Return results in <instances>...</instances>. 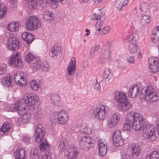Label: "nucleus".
I'll list each match as a JSON object with an SVG mask.
<instances>
[{"label":"nucleus","instance_id":"obj_1","mask_svg":"<svg viewBox=\"0 0 159 159\" xmlns=\"http://www.w3.org/2000/svg\"><path fill=\"white\" fill-rule=\"evenodd\" d=\"M144 121V117L136 113L130 112L127 115L123 129L127 133L130 132L132 127L135 130L139 131Z\"/></svg>","mask_w":159,"mask_h":159},{"label":"nucleus","instance_id":"obj_2","mask_svg":"<svg viewBox=\"0 0 159 159\" xmlns=\"http://www.w3.org/2000/svg\"><path fill=\"white\" fill-rule=\"evenodd\" d=\"M34 133L35 141L36 143H40L39 147L42 151H48L50 147V145L44 138L45 132L44 128L40 124H38L35 127Z\"/></svg>","mask_w":159,"mask_h":159},{"label":"nucleus","instance_id":"obj_3","mask_svg":"<svg viewBox=\"0 0 159 159\" xmlns=\"http://www.w3.org/2000/svg\"><path fill=\"white\" fill-rule=\"evenodd\" d=\"M141 94L143 96L142 97L150 102H156L158 99L155 89L151 85L143 87L141 89Z\"/></svg>","mask_w":159,"mask_h":159},{"label":"nucleus","instance_id":"obj_4","mask_svg":"<svg viewBox=\"0 0 159 159\" xmlns=\"http://www.w3.org/2000/svg\"><path fill=\"white\" fill-rule=\"evenodd\" d=\"M39 99V96L33 93H26L23 96V101L27 105V108L30 110L34 108L35 106L38 103Z\"/></svg>","mask_w":159,"mask_h":159},{"label":"nucleus","instance_id":"obj_5","mask_svg":"<svg viewBox=\"0 0 159 159\" xmlns=\"http://www.w3.org/2000/svg\"><path fill=\"white\" fill-rule=\"evenodd\" d=\"M145 118H144V121L142 125L141 128L139 131L142 130L143 133L147 136L148 140L150 141H153L156 139L155 135V126L154 125L149 124H145Z\"/></svg>","mask_w":159,"mask_h":159},{"label":"nucleus","instance_id":"obj_6","mask_svg":"<svg viewBox=\"0 0 159 159\" xmlns=\"http://www.w3.org/2000/svg\"><path fill=\"white\" fill-rule=\"evenodd\" d=\"M108 109L107 106L103 104L97 105L93 112L95 118L100 120H103L106 117Z\"/></svg>","mask_w":159,"mask_h":159},{"label":"nucleus","instance_id":"obj_7","mask_svg":"<svg viewBox=\"0 0 159 159\" xmlns=\"http://www.w3.org/2000/svg\"><path fill=\"white\" fill-rule=\"evenodd\" d=\"M40 25L38 17L35 16H31L29 17L27 20L26 28L28 30L34 31Z\"/></svg>","mask_w":159,"mask_h":159},{"label":"nucleus","instance_id":"obj_8","mask_svg":"<svg viewBox=\"0 0 159 159\" xmlns=\"http://www.w3.org/2000/svg\"><path fill=\"white\" fill-rule=\"evenodd\" d=\"M94 141L88 135L81 138L79 142V145L81 148L86 149L92 146L93 144Z\"/></svg>","mask_w":159,"mask_h":159},{"label":"nucleus","instance_id":"obj_9","mask_svg":"<svg viewBox=\"0 0 159 159\" xmlns=\"http://www.w3.org/2000/svg\"><path fill=\"white\" fill-rule=\"evenodd\" d=\"M149 61L150 66L149 71L153 73H155L159 71V60L157 58L151 57L149 58Z\"/></svg>","mask_w":159,"mask_h":159},{"label":"nucleus","instance_id":"obj_10","mask_svg":"<svg viewBox=\"0 0 159 159\" xmlns=\"http://www.w3.org/2000/svg\"><path fill=\"white\" fill-rule=\"evenodd\" d=\"M112 140L113 143L115 146H121L124 143V140L122 139L120 131L116 130L113 134Z\"/></svg>","mask_w":159,"mask_h":159},{"label":"nucleus","instance_id":"obj_11","mask_svg":"<svg viewBox=\"0 0 159 159\" xmlns=\"http://www.w3.org/2000/svg\"><path fill=\"white\" fill-rule=\"evenodd\" d=\"M55 115L57 116V120L59 124H65L68 119V115L64 110H61L58 112L55 113Z\"/></svg>","mask_w":159,"mask_h":159},{"label":"nucleus","instance_id":"obj_12","mask_svg":"<svg viewBox=\"0 0 159 159\" xmlns=\"http://www.w3.org/2000/svg\"><path fill=\"white\" fill-rule=\"evenodd\" d=\"M19 43L18 38L15 36L11 37L8 40L7 47L10 50L15 51L19 48Z\"/></svg>","mask_w":159,"mask_h":159},{"label":"nucleus","instance_id":"obj_13","mask_svg":"<svg viewBox=\"0 0 159 159\" xmlns=\"http://www.w3.org/2000/svg\"><path fill=\"white\" fill-rule=\"evenodd\" d=\"M9 61L11 65H13L16 66H21L22 64V60L19 52L12 54L9 59Z\"/></svg>","mask_w":159,"mask_h":159},{"label":"nucleus","instance_id":"obj_14","mask_svg":"<svg viewBox=\"0 0 159 159\" xmlns=\"http://www.w3.org/2000/svg\"><path fill=\"white\" fill-rule=\"evenodd\" d=\"M26 74L22 72L17 73L14 76L16 83L19 86H22L26 84Z\"/></svg>","mask_w":159,"mask_h":159},{"label":"nucleus","instance_id":"obj_15","mask_svg":"<svg viewBox=\"0 0 159 159\" xmlns=\"http://www.w3.org/2000/svg\"><path fill=\"white\" fill-rule=\"evenodd\" d=\"M61 47L56 46H53L49 52L50 56L55 59L60 58L62 53V50Z\"/></svg>","mask_w":159,"mask_h":159},{"label":"nucleus","instance_id":"obj_16","mask_svg":"<svg viewBox=\"0 0 159 159\" xmlns=\"http://www.w3.org/2000/svg\"><path fill=\"white\" fill-rule=\"evenodd\" d=\"M10 108L12 111H17L20 115L23 114V112L25 111V107L22 101H19L16 103L11 106Z\"/></svg>","mask_w":159,"mask_h":159},{"label":"nucleus","instance_id":"obj_17","mask_svg":"<svg viewBox=\"0 0 159 159\" xmlns=\"http://www.w3.org/2000/svg\"><path fill=\"white\" fill-rule=\"evenodd\" d=\"M91 19L93 21L97 20L95 26L96 28H97L98 27H101L102 25L103 22L105 19V16L104 14L102 13L99 15L94 13L91 16Z\"/></svg>","mask_w":159,"mask_h":159},{"label":"nucleus","instance_id":"obj_18","mask_svg":"<svg viewBox=\"0 0 159 159\" xmlns=\"http://www.w3.org/2000/svg\"><path fill=\"white\" fill-rule=\"evenodd\" d=\"M114 97L116 101L120 104H123L127 101L126 94L122 91H117L115 92Z\"/></svg>","mask_w":159,"mask_h":159},{"label":"nucleus","instance_id":"obj_19","mask_svg":"<svg viewBox=\"0 0 159 159\" xmlns=\"http://www.w3.org/2000/svg\"><path fill=\"white\" fill-rule=\"evenodd\" d=\"M120 118L116 114H114L107 120V125L109 128L114 127L119 122Z\"/></svg>","mask_w":159,"mask_h":159},{"label":"nucleus","instance_id":"obj_20","mask_svg":"<svg viewBox=\"0 0 159 159\" xmlns=\"http://www.w3.org/2000/svg\"><path fill=\"white\" fill-rule=\"evenodd\" d=\"M130 148L133 158H136L140 153L141 148L138 144L133 143L131 146Z\"/></svg>","mask_w":159,"mask_h":159},{"label":"nucleus","instance_id":"obj_21","mask_svg":"<svg viewBox=\"0 0 159 159\" xmlns=\"http://www.w3.org/2000/svg\"><path fill=\"white\" fill-rule=\"evenodd\" d=\"M76 62L75 58L72 57L67 69V74L69 75H72L75 73V68L76 66Z\"/></svg>","mask_w":159,"mask_h":159},{"label":"nucleus","instance_id":"obj_22","mask_svg":"<svg viewBox=\"0 0 159 159\" xmlns=\"http://www.w3.org/2000/svg\"><path fill=\"white\" fill-rule=\"evenodd\" d=\"M11 125L8 122H5L0 129V134H7L11 131Z\"/></svg>","mask_w":159,"mask_h":159},{"label":"nucleus","instance_id":"obj_23","mask_svg":"<svg viewBox=\"0 0 159 159\" xmlns=\"http://www.w3.org/2000/svg\"><path fill=\"white\" fill-rule=\"evenodd\" d=\"M99 153L100 156L105 155L107 152V146L106 144L99 140L98 141Z\"/></svg>","mask_w":159,"mask_h":159},{"label":"nucleus","instance_id":"obj_24","mask_svg":"<svg viewBox=\"0 0 159 159\" xmlns=\"http://www.w3.org/2000/svg\"><path fill=\"white\" fill-rule=\"evenodd\" d=\"M139 87L136 85L131 86L128 93V96L131 98L135 97L139 93Z\"/></svg>","mask_w":159,"mask_h":159},{"label":"nucleus","instance_id":"obj_25","mask_svg":"<svg viewBox=\"0 0 159 159\" xmlns=\"http://www.w3.org/2000/svg\"><path fill=\"white\" fill-rule=\"evenodd\" d=\"M14 154L16 159H26L25 151L24 148L18 149Z\"/></svg>","mask_w":159,"mask_h":159},{"label":"nucleus","instance_id":"obj_26","mask_svg":"<svg viewBox=\"0 0 159 159\" xmlns=\"http://www.w3.org/2000/svg\"><path fill=\"white\" fill-rule=\"evenodd\" d=\"M139 22L143 25H146L151 22V18L149 15L142 14L140 15Z\"/></svg>","mask_w":159,"mask_h":159},{"label":"nucleus","instance_id":"obj_27","mask_svg":"<svg viewBox=\"0 0 159 159\" xmlns=\"http://www.w3.org/2000/svg\"><path fill=\"white\" fill-rule=\"evenodd\" d=\"M151 37L152 41L153 43H156L159 40V26L156 27L154 29Z\"/></svg>","mask_w":159,"mask_h":159},{"label":"nucleus","instance_id":"obj_28","mask_svg":"<svg viewBox=\"0 0 159 159\" xmlns=\"http://www.w3.org/2000/svg\"><path fill=\"white\" fill-rule=\"evenodd\" d=\"M19 24L17 22H12L8 24L7 27V29L11 32H16L19 30Z\"/></svg>","mask_w":159,"mask_h":159},{"label":"nucleus","instance_id":"obj_29","mask_svg":"<svg viewBox=\"0 0 159 159\" xmlns=\"http://www.w3.org/2000/svg\"><path fill=\"white\" fill-rule=\"evenodd\" d=\"M22 39L26 41L27 43H31L34 39V36L31 34L27 32H24L22 35Z\"/></svg>","mask_w":159,"mask_h":159},{"label":"nucleus","instance_id":"obj_30","mask_svg":"<svg viewBox=\"0 0 159 159\" xmlns=\"http://www.w3.org/2000/svg\"><path fill=\"white\" fill-rule=\"evenodd\" d=\"M2 84L7 88L11 86L12 84V81L9 74H7L6 76L3 79L2 82Z\"/></svg>","mask_w":159,"mask_h":159},{"label":"nucleus","instance_id":"obj_31","mask_svg":"<svg viewBox=\"0 0 159 159\" xmlns=\"http://www.w3.org/2000/svg\"><path fill=\"white\" fill-rule=\"evenodd\" d=\"M25 111L23 112L22 115V122L24 123H28L30 121L31 118V115L30 113L28 112H25Z\"/></svg>","mask_w":159,"mask_h":159},{"label":"nucleus","instance_id":"obj_32","mask_svg":"<svg viewBox=\"0 0 159 159\" xmlns=\"http://www.w3.org/2000/svg\"><path fill=\"white\" fill-rule=\"evenodd\" d=\"M52 103L55 106L57 107L60 103V98L57 95L53 94L51 96Z\"/></svg>","mask_w":159,"mask_h":159},{"label":"nucleus","instance_id":"obj_33","mask_svg":"<svg viewBox=\"0 0 159 159\" xmlns=\"http://www.w3.org/2000/svg\"><path fill=\"white\" fill-rule=\"evenodd\" d=\"M146 159H159V151H152L146 156Z\"/></svg>","mask_w":159,"mask_h":159},{"label":"nucleus","instance_id":"obj_34","mask_svg":"<svg viewBox=\"0 0 159 159\" xmlns=\"http://www.w3.org/2000/svg\"><path fill=\"white\" fill-rule=\"evenodd\" d=\"M39 157L36 149H31L30 152V159H39Z\"/></svg>","mask_w":159,"mask_h":159},{"label":"nucleus","instance_id":"obj_35","mask_svg":"<svg viewBox=\"0 0 159 159\" xmlns=\"http://www.w3.org/2000/svg\"><path fill=\"white\" fill-rule=\"evenodd\" d=\"M7 10L6 6L0 2V18H2L5 14Z\"/></svg>","mask_w":159,"mask_h":159},{"label":"nucleus","instance_id":"obj_36","mask_svg":"<svg viewBox=\"0 0 159 159\" xmlns=\"http://www.w3.org/2000/svg\"><path fill=\"white\" fill-rule=\"evenodd\" d=\"M149 6L146 2H143L140 4V8L141 11L143 13H146L149 11Z\"/></svg>","mask_w":159,"mask_h":159},{"label":"nucleus","instance_id":"obj_37","mask_svg":"<svg viewBox=\"0 0 159 159\" xmlns=\"http://www.w3.org/2000/svg\"><path fill=\"white\" fill-rule=\"evenodd\" d=\"M52 4L51 7L52 8H56L58 6V2L62 4H65L66 2V0H50Z\"/></svg>","mask_w":159,"mask_h":159},{"label":"nucleus","instance_id":"obj_38","mask_svg":"<svg viewBox=\"0 0 159 159\" xmlns=\"http://www.w3.org/2000/svg\"><path fill=\"white\" fill-rule=\"evenodd\" d=\"M122 104L121 106V110L122 111H127L131 107V103L129 102H128V100L126 102L123 103Z\"/></svg>","mask_w":159,"mask_h":159},{"label":"nucleus","instance_id":"obj_39","mask_svg":"<svg viewBox=\"0 0 159 159\" xmlns=\"http://www.w3.org/2000/svg\"><path fill=\"white\" fill-rule=\"evenodd\" d=\"M136 36V34L134 33H131L128 34L127 37L125 39V41L128 43H130L134 40Z\"/></svg>","mask_w":159,"mask_h":159},{"label":"nucleus","instance_id":"obj_40","mask_svg":"<svg viewBox=\"0 0 159 159\" xmlns=\"http://www.w3.org/2000/svg\"><path fill=\"white\" fill-rule=\"evenodd\" d=\"M128 49L129 52L131 54L136 52L137 51L136 44L131 43L129 45Z\"/></svg>","mask_w":159,"mask_h":159},{"label":"nucleus","instance_id":"obj_41","mask_svg":"<svg viewBox=\"0 0 159 159\" xmlns=\"http://www.w3.org/2000/svg\"><path fill=\"white\" fill-rule=\"evenodd\" d=\"M35 58L34 55L30 52L25 56V61L27 63H29L32 61Z\"/></svg>","mask_w":159,"mask_h":159},{"label":"nucleus","instance_id":"obj_42","mask_svg":"<svg viewBox=\"0 0 159 159\" xmlns=\"http://www.w3.org/2000/svg\"><path fill=\"white\" fill-rule=\"evenodd\" d=\"M79 131L81 133H84L87 134H89L91 132V129L87 126L83 127L82 126L80 128Z\"/></svg>","mask_w":159,"mask_h":159},{"label":"nucleus","instance_id":"obj_43","mask_svg":"<svg viewBox=\"0 0 159 159\" xmlns=\"http://www.w3.org/2000/svg\"><path fill=\"white\" fill-rule=\"evenodd\" d=\"M28 7L30 9H34L37 6L36 0H27Z\"/></svg>","mask_w":159,"mask_h":159},{"label":"nucleus","instance_id":"obj_44","mask_svg":"<svg viewBox=\"0 0 159 159\" xmlns=\"http://www.w3.org/2000/svg\"><path fill=\"white\" fill-rule=\"evenodd\" d=\"M41 69L44 71L45 72H47L49 71L50 69V66L48 63L45 61L44 62L42 65H41Z\"/></svg>","mask_w":159,"mask_h":159},{"label":"nucleus","instance_id":"obj_45","mask_svg":"<svg viewBox=\"0 0 159 159\" xmlns=\"http://www.w3.org/2000/svg\"><path fill=\"white\" fill-rule=\"evenodd\" d=\"M30 85L31 89L34 90H36L39 87V85L36 82L35 80H32L30 82Z\"/></svg>","mask_w":159,"mask_h":159},{"label":"nucleus","instance_id":"obj_46","mask_svg":"<svg viewBox=\"0 0 159 159\" xmlns=\"http://www.w3.org/2000/svg\"><path fill=\"white\" fill-rule=\"evenodd\" d=\"M41 62L40 60H38L35 63H33L32 65V69L34 70H37L41 67Z\"/></svg>","mask_w":159,"mask_h":159},{"label":"nucleus","instance_id":"obj_47","mask_svg":"<svg viewBox=\"0 0 159 159\" xmlns=\"http://www.w3.org/2000/svg\"><path fill=\"white\" fill-rule=\"evenodd\" d=\"M43 17L44 19L48 20V17H51L52 16L53 14L50 12L48 10H46L43 12Z\"/></svg>","mask_w":159,"mask_h":159},{"label":"nucleus","instance_id":"obj_48","mask_svg":"<svg viewBox=\"0 0 159 159\" xmlns=\"http://www.w3.org/2000/svg\"><path fill=\"white\" fill-rule=\"evenodd\" d=\"M65 140H62L60 141V144L58 147V148L61 152H62L63 151H64L66 148L65 145Z\"/></svg>","mask_w":159,"mask_h":159},{"label":"nucleus","instance_id":"obj_49","mask_svg":"<svg viewBox=\"0 0 159 159\" xmlns=\"http://www.w3.org/2000/svg\"><path fill=\"white\" fill-rule=\"evenodd\" d=\"M101 54L103 55H104V57H103L104 58H105L106 57L109 56L110 54L108 48H105V47L102 48V50L101 51Z\"/></svg>","mask_w":159,"mask_h":159},{"label":"nucleus","instance_id":"obj_50","mask_svg":"<svg viewBox=\"0 0 159 159\" xmlns=\"http://www.w3.org/2000/svg\"><path fill=\"white\" fill-rule=\"evenodd\" d=\"M22 141L26 144H28L31 142V139L29 135H23L22 138Z\"/></svg>","mask_w":159,"mask_h":159},{"label":"nucleus","instance_id":"obj_51","mask_svg":"<svg viewBox=\"0 0 159 159\" xmlns=\"http://www.w3.org/2000/svg\"><path fill=\"white\" fill-rule=\"evenodd\" d=\"M111 70L109 68L106 69L104 71V77L105 79L110 80Z\"/></svg>","mask_w":159,"mask_h":159},{"label":"nucleus","instance_id":"obj_52","mask_svg":"<svg viewBox=\"0 0 159 159\" xmlns=\"http://www.w3.org/2000/svg\"><path fill=\"white\" fill-rule=\"evenodd\" d=\"M42 112L40 110L37 109L35 110L34 115V117H36L37 119H39L41 117Z\"/></svg>","mask_w":159,"mask_h":159},{"label":"nucleus","instance_id":"obj_53","mask_svg":"<svg viewBox=\"0 0 159 159\" xmlns=\"http://www.w3.org/2000/svg\"><path fill=\"white\" fill-rule=\"evenodd\" d=\"M77 152L69 153L68 158L69 159H76L77 156L78 155Z\"/></svg>","mask_w":159,"mask_h":159},{"label":"nucleus","instance_id":"obj_54","mask_svg":"<svg viewBox=\"0 0 159 159\" xmlns=\"http://www.w3.org/2000/svg\"><path fill=\"white\" fill-rule=\"evenodd\" d=\"M7 66L6 64H3L0 68V75H2L6 73Z\"/></svg>","mask_w":159,"mask_h":159},{"label":"nucleus","instance_id":"obj_55","mask_svg":"<svg viewBox=\"0 0 159 159\" xmlns=\"http://www.w3.org/2000/svg\"><path fill=\"white\" fill-rule=\"evenodd\" d=\"M76 152H77V148L74 145L70 146L67 151L69 153Z\"/></svg>","mask_w":159,"mask_h":159},{"label":"nucleus","instance_id":"obj_56","mask_svg":"<svg viewBox=\"0 0 159 159\" xmlns=\"http://www.w3.org/2000/svg\"><path fill=\"white\" fill-rule=\"evenodd\" d=\"M115 5L116 8L119 9H120L124 6L120 0L117 1Z\"/></svg>","mask_w":159,"mask_h":159},{"label":"nucleus","instance_id":"obj_57","mask_svg":"<svg viewBox=\"0 0 159 159\" xmlns=\"http://www.w3.org/2000/svg\"><path fill=\"white\" fill-rule=\"evenodd\" d=\"M135 61V59L133 57H130L128 58L127 60V62L129 64H133Z\"/></svg>","mask_w":159,"mask_h":159},{"label":"nucleus","instance_id":"obj_58","mask_svg":"<svg viewBox=\"0 0 159 159\" xmlns=\"http://www.w3.org/2000/svg\"><path fill=\"white\" fill-rule=\"evenodd\" d=\"M110 30V27L108 26H106L104 28L102 29V31L103 34H105L108 33Z\"/></svg>","mask_w":159,"mask_h":159},{"label":"nucleus","instance_id":"obj_59","mask_svg":"<svg viewBox=\"0 0 159 159\" xmlns=\"http://www.w3.org/2000/svg\"><path fill=\"white\" fill-rule=\"evenodd\" d=\"M94 88L96 90H97L99 91H101V87L98 83H97L94 84Z\"/></svg>","mask_w":159,"mask_h":159},{"label":"nucleus","instance_id":"obj_60","mask_svg":"<svg viewBox=\"0 0 159 159\" xmlns=\"http://www.w3.org/2000/svg\"><path fill=\"white\" fill-rule=\"evenodd\" d=\"M100 48V46L99 45H98L96 46L93 48V53L92 52H91L90 53L91 54H93L94 52L97 51H98Z\"/></svg>","mask_w":159,"mask_h":159},{"label":"nucleus","instance_id":"obj_61","mask_svg":"<svg viewBox=\"0 0 159 159\" xmlns=\"http://www.w3.org/2000/svg\"><path fill=\"white\" fill-rule=\"evenodd\" d=\"M121 159H131L129 155L128 154H125L122 156Z\"/></svg>","mask_w":159,"mask_h":159},{"label":"nucleus","instance_id":"obj_62","mask_svg":"<svg viewBox=\"0 0 159 159\" xmlns=\"http://www.w3.org/2000/svg\"><path fill=\"white\" fill-rule=\"evenodd\" d=\"M41 159H52L50 155H45L41 156Z\"/></svg>","mask_w":159,"mask_h":159},{"label":"nucleus","instance_id":"obj_63","mask_svg":"<svg viewBox=\"0 0 159 159\" xmlns=\"http://www.w3.org/2000/svg\"><path fill=\"white\" fill-rule=\"evenodd\" d=\"M82 66L84 68H86L88 66V62L87 61H84L82 64Z\"/></svg>","mask_w":159,"mask_h":159},{"label":"nucleus","instance_id":"obj_64","mask_svg":"<svg viewBox=\"0 0 159 159\" xmlns=\"http://www.w3.org/2000/svg\"><path fill=\"white\" fill-rule=\"evenodd\" d=\"M124 6L127 5L129 0H120Z\"/></svg>","mask_w":159,"mask_h":159}]
</instances>
